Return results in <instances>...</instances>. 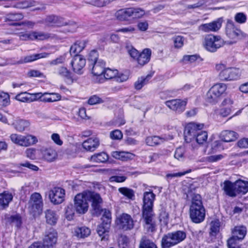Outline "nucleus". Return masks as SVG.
<instances>
[{"mask_svg":"<svg viewBox=\"0 0 248 248\" xmlns=\"http://www.w3.org/2000/svg\"><path fill=\"white\" fill-rule=\"evenodd\" d=\"M13 199V194L8 191H5L0 194V206L2 209H5L8 207L9 203Z\"/></svg>","mask_w":248,"mask_h":248,"instance_id":"24","label":"nucleus"},{"mask_svg":"<svg viewBox=\"0 0 248 248\" xmlns=\"http://www.w3.org/2000/svg\"><path fill=\"white\" fill-rule=\"evenodd\" d=\"M8 221L15 225L16 227L19 228L22 224V218L20 215L16 214L11 216L8 219Z\"/></svg>","mask_w":248,"mask_h":248,"instance_id":"43","label":"nucleus"},{"mask_svg":"<svg viewBox=\"0 0 248 248\" xmlns=\"http://www.w3.org/2000/svg\"><path fill=\"white\" fill-rule=\"evenodd\" d=\"M227 89L224 83H217L213 85L208 91L206 95V101L210 103H215L218 98L223 94Z\"/></svg>","mask_w":248,"mask_h":248,"instance_id":"12","label":"nucleus"},{"mask_svg":"<svg viewBox=\"0 0 248 248\" xmlns=\"http://www.w3.org/2000/svg\"><path fill=\"white\" fill-rule=\"evenodd\" d=\"M87 42L85 40L76 41L70 47V53L71 55H78L86 47Z\"/></svg>","mask_w":248,"mask_h":248,"instance_id":"28","label":"nucleus"},{"mask_svg":"<svg viewBox=\"0 0 248 248\" xmlns=\"http://www.w3.org/2000/svg\"><path fill=\"white\" fill-rule=\"evenodd\" d=\"M40 152L35 148H30L26 150L25 153L28 158L34 160L37 158V154Z\"/></svg>","mask_w":248,"mask_h":248,"instance_id":"54","label":"nucleus"},{"mask_svg":"<svg viewBox=\"0 0 248 248\" xmlns=\"http://www.w3.org/2000/svg\"><path fill=\"white\" fill-rule=\"evenodd\" d=\"M199 56L197 55H185L183 58V61L185 63H193L195 62Z\"/></svg>","mask_w":248,"mask_h":248,"instance_id":"61","label":"nucleus"},{"mask_svg":"<svg viewBox=\"0 0 248 248\" xmlns=\"http://www.w3.org/2000/svg\"><path fill=\"white\" fill-rule=\"evenodd\" d=\"M73 71L78 74H82L83 68L86 64V59L81 55H76L71 62Z\"/></svg>","mask_w":248,"mask_h":248,"instance_id":"19","label":"nucleus"},{"mask_svg":"<svg viewBox=\"0 0 248 248\" xmlns=\"http://www.w3.org/2000/svg\"><path fill=\"white\" fill-rule=\"evenodd\" d=\"M43 158L48 162L53 161L57 156V152L51 148L42 149L40 151Z\"/></svg>","mask_w":248,"mask_h":248,"instance_id":"27","label":"nucleus"},{"mask_svg":"<svg viewBox=\"0 0 248 248\" xmlns=\"http://www.w3.org/2000/svg\"><path fill=\"white\" fill-rule=\"evenodd\" d=\"M40 93H29L26 92H22L17 94L15 99L19 101L24 103H30L36 100V97H40Z\"/></svg>","mask_w":248,"mask_h":248,"instance_id":"21","label":"nucleus"},{"mask_svg":"<svg viewBox=\"0 0 248 248\" xmlns=\"http://www.w3.org/2000/svg\"><path fill=\"white\" fill-rule=\"evenodd\" d=\"M155 198V195L152 191H146L143 193L142 218L143 226L148 232H152L156 230L155 214L153 210Z\"/></svg>","mask_w":248,"mask_h":248,"instance_id":"1","label":"nucleus"},{"mask_svg":"<svg viewBox=\"0 0 248 248\" xmlns=\"http://www.w3.org/2000/svg\"><path fill=\"white\" fill-rule=\"evenodd\" d=\"M151 78L150 75H147L145 77H142L139 78L134 84L135 89L137 90L141 89L144 85L147 84Z\"/></svg>","mask_w":248,"mask_h":248,"instance_id":"41","label":"nucleus"},{"mask_svg":"<svg viewBox=\"0 0 248 248\" xmlns=\"http://www.w3.org/2000/svg\"><path fill=\"white\" fill-rule=\"evenodd\" d=\"M75 208L72 204H69L67 205L65 208V215L67 220H71L73 219L75 215Z\"/></svg>","mask_w":248,"mask_h":248,"instance_id":"49","label":"nucleus"},{"mask_svg":"<svg viewBox=\"0 0 248 248\" xmlns=\"http://www.w3.org/2000/svg\"><path fill=\"white\" fill-rule=\"evenodd\" d=\"M221 140L225 142H231L237 138V134L232 131L225 130L221 133Z\"/></svg>","mask_w":248,"mask_h":248,"instance_id":"32","label":"nucleus"},{"mask_svg":"<svg viewBox=\"0 0 248 248\" xmlns=\"http://www.w3.org/2000/svg\"><path fill=\"white\" fill-rule=\"evenodd\" d=\"M145 13L139 7H129L118 10L115 14L116 18L122 21H128L130 18L139 19L143 17Z\"/></svg>","mask_w":248,"mask_h":248,"instance_id":"5","label":"nucleus"},{"mask_svg":"<svg viewBox=\"0 0 248 248\" xmlns=\"http://www.w3.org/2000/svg\"><path fill=\"white\" fill-rule=\"evenodd\" d=\"M43 202L42 196L37 192L32 193L28 202V209L33 217L39 216L42 212Z\"/></svg>","mask_w":248,"mask_h":248,"instance_id":"6","label":"nucleus"},{"mask_svg":"<svg viewBox=\"0 0 248 248\" xmlns=\"http://www.w3.org/2000/svg\"><path fill=\"white\" fill-rule=\"evenodd\" d=\"M57 74L65 79H72L71 72L65 67L61 66L58 68Z\"/></svg>","mask_w":248,"mask_h":248,"instance_id":"39","label":"nucleus"},{"mask_svg":"<svg viewBox=\"0 0 248 248\" xmlns=\"http://www.w3.org/2000/svg\"><path fill=\"white\" fill-rule=\"evenodd\" d=\"M235 187L236 189L237 195L238 194H245L248 191V182L238 180L234 182Z\"/></svg>","mask_w":248,"mask_h":248,"instance_id":"33","label":"nucleus"},{"mask_svg":"<svg viewBox=\"0 0 248 248\" xmlns=\"http://www.w3.org/2000/svg\"><path fill=\"white\" fill-rule=\"evenodd\" d=\"M29 125V122L24 120H17L15 124L16 129L19 132L23 131Z\"/></svg>","mask_w":248,"mask_h":248,"instance_id":"45","label":"nucleus"},{"mask_svg":"<svg viewBox=\"0 0 248 248\" xmlns=\"http://www.w3.org/2000/svg\"><path fill=\"white\" fill-rule=\"evenodd\" d=\"M113 157L123 161H127L132 158L133 155L129 152H113L111 154Z\"/></svg>","mask_w":248,"mask_h":248,"instance_id":"34","label":"nucleus"},{"mask_svg":"<svg viewBox=\"0 0 248 248\" xmlns=\"http://www.w3.org/2000/svg\"><path fill=\"white\" fill-rule=\"evenodd\" d=\"M247 19V16L243 13H238L234 16L235 21L239 24L245 23Z\"/></svg>","mask_w":248,"mask_h":248,"instance_id":"57","label":"nucleus"},{"mask_svg":"<svg viewBox=\"0 0 248 248\" xmlns=\"http://www.w3.org/2000/svg\"><path fill=\"white\" fill-rule=\"evenodd\" d=\"M216 70L219 71L218 78L223 81H231L239 79L241 71L235 67H227L225 64L219 63L216 65Z\"/></svg>","mask_w":248,"mask_h":248,"instance_id":"3","label":"nucleus"},{"mask_svg":"<svg viewBox=\"0 0 248 248\" xmlns=\"http://www.w3.org/2000/svg\"><path fill=\"white\" fill-rule=\"evenodd\" d=\"M102 223L97 228V232L101 238V240H107L110 227L111 217L109 211L105 210L101 218Z\"/></svg>","mask_w":248,"mask_h":248,"instance_id":"9","label":"nucleus"},{"mask_svg":"<svg viewBox=\"0 0 248 248\" xmlns=\"http://www.w3.org/2000/svg\"><path fill=\"white\" fill-rule=\"evenodd\" d=\"M169 214L164 209H161L159 213V219L160 222H163L165 225L168 223Z\"/></svg>","mask_w":248,"mask_h":248,"instance_id":"56","label":"nucleus"},{"mask_svg":"<svg viewBox=\"0 0 248 248\" xmlns=\"http://www.w3.org/2000/svg\"><path fill=\"white\" fill-rule=\"evenodd\" d=\"M92 65H93L92 73L94 76H100L104 74L106 65L104 61L99 60Z\"/></svg>","mask_w":248,"mask_h":248,"instance_id":"25","label":"nucleus"},{"mask_svg":"<svg viewBox=\"0 0 248 248\" xmlns=\"http://www.w3.org/2000/svg\"><path fill=\"white\" fill-rule=\"evenodd\" d=\"M110 137L112 140H119L123 138V134L119 130H115L110 133Z\"/></svg>","mask_w":248,"mask_h":248,"instance_id":"59","label":"nucleus"},{"mask_svg":"<svg viewBox=\"0 0 248 248\" xmlns=\"http://www.w3.org/2000/svg\"><path fill=\"white\" fill-rule=\"evenodd\" d=\"M33 40H44L48 39L50 34L42 31H32Z\"/></svg>","mask_w":248,"mask_h":248,"instance_id":"46","label":"nucleus"},{"mask_svg":"<svg viewBox=\"0 0 248 248\" xmlns=\"http://www.w3.org/2000/svg\"><path fill=\"white\" fill-rule=\"evenodd\" d=\"M98 53L95 50H93L90 51L88 56V60L93 64L95 62H98Z\"/></svg>","mask_w":248,"mask_h":248,"instance_id":"60","label":"nucleus"},{"mask_svg":"<svg viewBox=\"0 0 248 248\" xmlns=\"http://www.w3.org/2000/svg\"><path fill=\"white\" fill-rule=\"evenodd\" d=\"M203 124L190 122L186 124L184 130V137L185 141L190 143L195 140L196 135L203 129Z\"/></svg>","mask_w":248,"mask_h":248,"instance_id":"11","label":"nucleus"},{"mask_svg":"<svg viewBox=\"0 0 248 248\" xmlns=\"http://www.w3.org/2000/svg\"><path fill=\"white\" fill-rule=\"evenodd\" d=\"M118 74V71L117 70L107 68L104 70V77L107 79L115 78Z\"/></svg>","mask_w":248,"mask_h":248,"instance_id":"47","label":"nucleus"},{"mask_svg":"<svg viewBox=\"0 0 248 248\" xmlns=\"http://www.w3.org/2000/svg\"><path fill=\"white\" fill-rule=\"evenodd\" d=\"M165 104L170 109L181 113L185 110L187 100L172 99L166 101Z\"/></svg>","mask_w":248,"mask_h":248,"instance_id":"16","label":"nucleus"},{"mask_svg":"<svg viewBox=\"0 0 248 248\" xmlns=\"http://www.w3.org/2000/svg\"><path fill=\"white\" fill-rule=\"evenodd\" d=\"M128 238L126 236H122L118 242L120 248H128Z\"/></svg>","mask_w":248,"mask_h":248,"instance_id":"64","label":"nucleus"},{"mask_svg":"<svg viewBox=\"0 0 248 248\" xmlns=\"http://www.w3.org/2000/svg\"><path fill=\"white\" fill-rule=\"evenodd\" d=\"M57 241V233L53 229L46 232L42 242L45 248H53Z\"/></svg>","mask_w":248,"mask_h":248,"instance_id":"15","label":"nucleus"},{"mask_svg":"<svg viewBox=\"0 0 248 248\" xmlns=\"http://www.w3.org/2000/svg\"><path fill=\"white\" fill-rule=\"evenodd\" d=\"M234 183H232L230 181L226 180L223 183V189L226 195L231 197L236 196V189L235 187Z\"/></svg>","mask_w":248,"mask_h":248,"instance_id":"26","label":"nucleus"},{"mask_svg":"<svg viewBox=\"0 0 248 248\" xmlns=\"http://www.w3.org/2000/svg\"><path fill=\"white\" fill-rule=\"evenodd\" d=\"M220 222L219 220L212 221L211 223L210 233L212 236H216L219 231Z\"/></svg>","mask_w":248,"mask_h":248,"instance_id":"50","label":"nucleus"},{"mask_svg":"<svg viewBox=\"0 0 248 248\" xmlns=\"http://www.w3.org/2000/svg\"><path fill=\"white\" fill-rule=\"evenodd\" d=\"M203 44L207 50L214 52L224 45V41L219 36L209 34L205 37Z\"/></svg>","mask_w":248,"mask_h":248,"instance_id":"13","label":"nucleus"},{"mask_svg":"<svg viewBox=\"0 0 248 248\" xmlns=\"http://www.w3.org/2000/svg\"><path fill=\"white\" fill-rule=\"evenodd\" d=\"M88 190L83 191L76 195L74 199V207L78 214L86 213L89 208Z\"/></svg>","mask_w":248,"mask_h":248,"instance_id":"8","label":"nucleus"},{"mask_svg":"<svg viewBox=\"0 0 248 248\" xmlns=\"http://www.w3.org/2000/svg\"><path fill=\"white\" fill-rule=\"evenodd\" d=\"M239 240L233 236L231 237L227 241L228 248H240L237 245V241Z\"/></svg>","mask_w":248,"mask_h":248,"instance_id":"58","label":"nucleus"},{"mask_svg":"<svg viewBox=\"0 0 248 248\" xmlns=\"http://www.w3.org/2000/svg\"><path fill=\"white\" fill-rule=\"evenodd\" d=\"M139 248H157L156 245L149 239L141 240Z\"/></svg>","mask_w":248,"mask_h":248,"instance_id":"48","label":"nucleus"},{"mask_svg":"<svg viewBox=\"0 0 248 248\" xmlns=\"http://www.w3.org/2000/svg\"><path fill=\"white\" fill-rule=\"evenodd\" d=\"M89 201H92V207L93 210V214L98 216L102 212L103 210L101 207L103 200L100 195L93 191L88 190V195Z\"/></svg>","mask_w":248,"mask_h":248,"instance_id":"14","label":"nucleus"},{"mask_svg":"<svg viewBox=\"0 0 248 248\" xmlns=\"http://www.w3.org/2000/svg\"><path fill=\"white\" fill-rule=\"evenodd\" d=\"M119 192L130 200H134L135 197L134 191L133 189L123 187L118 189Z\"/></svg>","mask_w":248,"mask_h":248,"instance_id":"42","label":"nucleus"},{"mask_svg":"<svg viewBox=\"0 0 248 248\" xmlns=\"http://www.w3.org/2000/svg\"><path fill=\"white\" fill-rule=\"evenodd\" d=\"M65 190L61 187H54L49 191V197L54 204L61 203L64 200Z\"/></svg>","mask_w":248,"mask_h":248,"instance_id":"17","label":"nucleus"},{"mask_svg":"<svg viewBox=\"0 0 248 248\" xmlns=\"http://www.w3.org/2000/svg\"><path fill=\"white\" fill-rule=\"evenodd\" d=\"M232 233L233 236L237 238V239L242 240L246 234L247 229L243 226H235L232 230Z\"/></svg>","mask_w":248,"mask_h":248,"instance_id":"35","label":"nucleus"},{"mask_svg":"<svg viewBox=\"0 0 248 248\" xmlns=\"http://www.w3.org/2000/svg\"><path fill=\"white\" fill-rule=\"evenodd\" d=\"M185 149L183 147H180L176 149L174 157L179 160H183L185 158Z\"/></svg>","mask_w":248,"mask_h":248,"instance_id":"55","label":"nucleus"},{"mask_svg":"<svg viewBox=\"0 0 248 248\" xmlns=\"http://www.w3.org/2000/svg\"><path fill=\"white\" fill-rule=\"evenodd\" d=\"M76 232L78 237L84 238L89 236L91 233L90 230L86 227H81L77 228Z\"/></svg>","mask_w":248,"mask_h":248,"instance_id":"44","label":"nucleus"},{"mask_svg":"<svg viewBox=\"0 0 248 248\" xmlns=\"http://www.w3.org/2000/svg\"><path fill=\"white\" fill-rule=\"evenodd\" d=\"M103 102L102 99L96 95L92 96L88 100L89 104L91 105L101 103Z\"/></svg>","mask_w":248,"mask_h":248,"instance_id":"63","label":"nucleus"},{"mask_svg":"<svg viewBox=\"0 0 248 248\" xmlns=\"http://www.w3.org/2000/svg\"><path fill=\"white\" fill-rule=\"evenodd\" d=\"M37 141L36 137L34 136L31 135H21L20 146L27 147L35 144Z\"/></svg>","mask_w":248,"mask_h":248,"instance_id":"30","label":"nucleus"},{"mask_svg":"<svg viewBox=\"0 0 248 248\" xmlns=\"http://www.w3.org/2000/svg\"><path fill=\"white\" fill-rule=\"evenodd\" d=\"M151 55V49L149 48H145L139 54L136 61L140 65L142 66L149 62Z\"/></svg>","mask_w":248,"mask_h":248,"instance_id":"23","label":"nucleus"},{"mask_svg":"<svg viewBox=\"0 0 248 248\" xmlns=\"http://www.w3.org/2000/svg\"><path fill=\"white\" fill-rule=\"evenodd\" d=\"M45 214L46 223L51 225H55L58 219V216L55 211L47 209L45 212Z\"/></svg>","mask_w":248,"mask_h":248,"instance_id":"31","label":"nucleus"},{"mask_svg":"<svg viewBox=\"0 0 248 248\" xmlns=\"http://www.w3.org/2000/svg\"><path fill=\"white\" fill-rule=\"evenodd\" d=\"M49 56V53H42L38 54H32L29 56H27L24 57L22 59H21L19 63H27L32 62L38 59L41 58H46Z\"/></svg>","mask_w":248,"mask_h":248,"instance_id":"29","label":"nucleus"},{"mask_svg":"<svg viewBox=\"0 0 248 248\" xmlns=\"http://www.w3.org/2000/svg\"><path fill=\"white\" fill-rule=\"evenodd\" d=\"M208 137L207 133L205 131H199L196 135L195 140L193 141H196L198 144H202L207 140Z\"/></svg>","mask_w":248,"mask_h":248,"instance_id":"40","label":"nucleus"},{"mask_svg":"<svg viewBox=\"0 0 248 248\" xmlns=\"http://www.w3.org/2000/svg\"><path fill=\"white\" fill-rule=\"evenodd\" d=\"M100 144L99 140L97 138H91L82 143L83 148L87 151L93 152Z\"/></svg>","mask_w":248,"mask_h":248,"instance_id":"22","label":"nucleus"},{"mask_svg":"<svg viewBox=\"0 0 248 248\" xmlns=\"http://www.w3.org/2000/svg\"><path fill=\"white\" fill-rule=\"evenodd\" d=\"M120 227L124 230H131L134 227L131 217L127 214H123L118 218Z\"/></svg>","mask_w":248,"mask_h":248,"instance_id":"20","label":"nucleus"},{"mask_svg":"<svg viewBox=\"0 0 248 248\" xmlns=\"http://www.w3.org/2000/svg\"><path fill=\"white\" fill-rule=\"evenodd\" d=\"M189 215L192 222L195 223H201L205 218V210L202 197L199 194H195L192 197Z\"/></svg>","mask_w":248,"mask_h":248,"instance_id":"2","label":"nucleus"},{"mask_svg":"<svg viewBox=\"0 0 248 248\" xmlns=\"http://www.w3.org/2000/svg\"><path fill=\"white\" fill-rule=\"evenodd\" d=\"M172 40L175 48H180L184 46V37L181 35L175 36L172 38Z\"/></svg>","mask_w":248,"mask_h":248,"instance_id":"52","label":"nucleus"},{"mask_svg":"<svg viewBox=\"0 0 248 248\" xmlns=\"http://www.w3.org/2000/svg\"><path fill=\"white\" fill-rule=\"evenodd\" d=\"M186 237V232L175 231L163 235L161 239L162 248H170L184 241Z\"/></svg>","mask_w":248,"mask_h":248,"instance_id":"4","label":"nucleus"},{"mask_svg":"<svg viewBox=\"0 0 248 248\" xmlns=\"http://www.w3.org/2000/svg\"><path fill=\"white\" fill-rule=\"evenodd\" d=\"M108 159V155L104 152L95 154L91 157V161L98 163L105 162L107 161Z\"/></svg>","mask_w":248,"mask_h":248,"instance_id":"38","label":"nucleus"},{"mask_svg":"<svg viewBox=\"0 0 248 248\" xmlns=\"http://www.w3.org/2000/svg\"><path fill=\"white\" fill-rule=\"evenodd\" d=\"M222 20V19L220 18L213 22L201 24L199 26L198 29L204 32H216L220 29Z\"/></svg>","mask_w":248,"mask_h":248,"instance_id":"18","label":"nucleus"},{"mask_svg":"<svg viewBox=\"0 0 248 248\" xmlns=\"http://www.w3.org/2000/svg\"><path fill=\"white\" fill-rule=\"evenodd\" d=\"M163 138L159 136H149L146 138L145 140L147 145L151 146H154L161 144L164 142Z\"/></svg>","mask_w":248,"mask_h":248,"instance_id":"37","label":"nucleus"},{"mask_svg":"<svg viewBox=\"0 0 248 248\" xmlns=\"http://www.w3.org/2000/svg\"><path fill=\"white\" fill-rule=\"evenodd\" d=\"M224 156L223 155H213L206 157V160L209 162H214L221 160Z\"/></svg>","mask_w":248,"mask_h":248,"instance_id":"62","label":"nucleus"},{"mask_svg":"<svg viewBox=\"0 0 248 248\" xmlns=\"http://www.w3.org/2000/svg\"><path fill=\"white\" fill-rule=\"evenodd\" d=\"M24 15L21 13H10L4 17V21L5 22L8 21L16 22L23 19Z\"/></svg>","mask_w":248,"mask_h":248,"instance_id":"36","label":"nucleus"},{"mask_svg":"<svg viewBox=\"0 0 248 248\" xmlns=\"http://www.w3.org/2000/svg\"><path fill=\"white\" fill-rule=\"evenodd\" d=\"M34 3L33 1L25 0L17 2L14 7L18 9H25L34 6Z\"/></svg>","mask_w":248,"mask_h":248,"instance_id":"51","label":"nucleus"},{"mask_svg":"<svg viewBox=\"0 0 248 248\" xmlns=\"http://www.w3.org/2000/svg\"><path fill=\"white\" fill-rule=\"evenodd\" d=\"M225 32L228 37L233 41L232 43H235L239 40L247 36L246 34L237 28L231 19H228L227 21Z\"/></svg>","mask_w":248,"mask_h":248,"instance_id":"10","label":"nucleus"},{"mask_svg":"<svg viewBox=\"0 0 248 248\" xmlns=\"http://www.w3.org/2000/svg\"><path fill=\"white\" fill-rule=\"evenodd\" d=\"M10 103L9 95L6 93H0V107H6Z\"/></svg>","mask_w":248,"mask_h":248,"instance_id":"53","label":"nucleus"},{"mask_svg":"<svg viewBox=\"0 0 248 248\" xmlns=\"http://www.w3.org/2000/svg\"><path fill=\"white\" fill-rule=\"evenodd\" d=\"M45 22L47 26L52 27H62L68 25V28L66 29V31L68 32H74L77 28L75 23L70 24L66 22L63 18L54 15L47 16L45 19Z\"/></svg>","mask_w":248,"mask_h":248,"instance_id":"7","label":"nucleus"}]
</instances>
